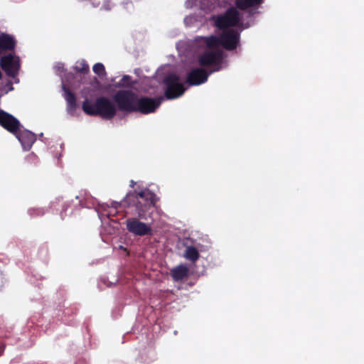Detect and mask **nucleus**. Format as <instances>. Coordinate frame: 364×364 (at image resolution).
Here are the masks:
<instances>
[{
  "label": "nucleus",
  "instance_id": "obj_1",
  "mask_svg": "<svg viewBox=\"0 0 364 364\" xmlns=\"http://www.w3.org/2000/svg\"><path fill=\"white\" fill-rule=\"evenodd\" d=\"M156 196L150 190L145 188L139 192L134 191L127 194L123 203L128 206L133 203L138 218H129L126 220L127 230L136 236L152 235L151 225L140 220H149L152 219Z\"/></svg>",
  "mask_w": 364,
  "mask_h": 364
},
{
  "label": "nucleus",
  "instance_id": "obj_2",
  "mask_svg": "<svg viewBox=\"0 0 364 364\" xmlns=\"http://www.w3.org/2000/svg\"><path fill=\"white\" fill-rule=\"evenodd\" d=\"M75 75L68 76L62 80L63 82H69L70 87L74 90H79L80 94L85 97L82 105L83 111L88 115L91 114V104L90 102L91 82L89 80V65L83 60H78L74 66Z\"/></svg>",
  "mask_w": 364,
  "mask_h": 364
},
{
  "label": "nucleus",
  "instance_id": "obj_3",
  "mask_svg": "<svg viewBox=\"0 0 364 364\" xmlns=\"http://www.w3.org/2000/svg\"><path fill=\"white\" fill-rule=\"evenodd\" d=\"M0 124L16 136L25 150H28L36 141L34 134L28 130L21 131L18 120L1 109H0Z\"/></svg>",
  "mask_w": 364,
  "mask_h": 364
},
{
  "label": "nucleus",
  "instance_id": "obj_4",
  "mask_svg": "<svg viewBox=\"0 0 364 364\" xmlns=\"http://www.w3.org/2000/svg\"><path fill=\"white\" fill-rule=\"evenodd\" d=\"M137 97V95L132 91L123 90L117 91L113 100L119 111L132 113L136 112Z\"/></svg>",
  "mask_w": 364,
  "mask_h": 364
},
{
  "label": "nucleus",
  "instance_id": "obj_5",
  "mask_svg": "<svg viewBox=\"0 0 364 364\" xmlns=\"http://www.w3.org/2000/svg\"><path fill=\"white\" fill-rule=\"evenodd\" d=\"M179 80V76L174 73H170L164 77L163 82L166 85L164 95L166 99L173 100L184 93L186 88Z\"/></svg>",
  "mask_w": 364,
  "mask_h": 364
},
{
  "label": "nucleus",
  "instance_id": "obj_6",
  "mask_svg": "<svg viewBox=\"0 0 364 364\" xmlns=\"http://www.w3.org/2000/svg\"><path fill=\"white\" fill-rule=\"evenodd\" d=\"M116 113L114 103L105 97L97 98L95 104H92V115H98L105 119H111Z\"/></svg>",
  "mask_w": 364,
  "mask_h": 364
},
{
  "label": "nucleus",
  "instance_id": "obj_7",
  "mask_svg": "<svg viewBox=\"0 0 364 364\" xmlns=\"http://www.w3.org/2000/svg\"><path fill=\"white\" fill-rule=\"evenodd\" d=\"M239 21L240 14L238 11L234 7H230L225 14L217 16L215 24L219 29H225L237 26Z\"/></svg>",
  "mask_w": 364,
  "mask_h": 364
},
{
  "label": "nucleus",
  "instance_id": "obj_8",
  "mask_svg": "<svg viewBox=\"0 0 364 364\" xmlns=\"http://www.w3.org/2000/svg\"><path fill=\"white\" fill-rule=\"evenodd\" d=\"M164 97L159 96L156 98L149 97H137L136 105V112H139L143 114H148L154 112L161 105Z\"/></svg>",
  "mask_w": 364,
  "mask_h": 364
},
{
  "label": "nucleus",
  "instance_id": "obj_9",
  "mask_svg": "<svg viewBox=\"0 0 364 364\" xmlns=\"http://www.w3.org/2000/svg\"><path fill=\"white\" fill-rule=\"evenodd\" d=\"M223 60V52L217 51H205L198 57V63L200 66L215 65L217 68L210 71H218L220 69V65Z\"/></svg>",
  "mask_w": 364,
  "mask_h": 364
},
{
  "label": "nucleus",
  "instance_id": "obj_10",
  "mask_svg": "<svg viewBox=\"0 0 364 364\" xmlns=\"http://www.w3.org/2000/svg\"><path fill=\"white\" fill-rule=\"evenodd\" d=\"M1 66L9 76L15 77L20 68L19 58L12 54L5 55L1 59Z\"/></svg>",
  "mask_w": 364,
  "mask_h": 364
},
{
  "label": "nucleus",
  "instance_id": "obj_11",
  "mask_svg": "<svg viewBox=\"0 0 364 364\" xmlns=\"http://www.w3.org/2000/svg\"><path fill=\"white\" fill-rule=\"evenodd\" d=\"M222 46L227 50L237 48L240 41V34L235 29H228L221 33Z\"/></svg>",
  "mask_w": 364,
  "mask_h": 364
},
{
  "label": "nucleus",
  "instance_id": "obj_12",
  "mask_svg": "<svg viewBox=\"0 0 364 364\" xmlns=\"http://www.w3.org/2000/svg\"><path fill=\"white\" fill-rule=\"evenodd\" d=\"M62 86L64 92L63 96L67 102V112L70 115H74L77 109V104L75 96L73 92H77L79 96L81 97L82 95L80 94L79 90H74L73 87H70L69 82H63V85ZM82 98L84 97H82Z\"/></svg>",
  "mask_w": 364,
  "mask_h": 364
},
{
  "label": "nucleus",
  "instance_id": "obj_13",
  "mask_svg": "<svg viewBox=\"0 0 364 364\" xmlns=\"http://www.w3.org/2000/svg\"><path fill=\"white\" fill-rule=\"evenodd\" d=\"M209 74L203 68H193L187 74L186 82L190 86L201 85L207 81Z\"/></svg>",
  "mask_w": 364,
  "mask_h": 364
},
{
  "label": "nucleus",
  "instance_id": "obj_14",
  "mask_svg": "<svg viewBox=\"0 0 364 364\" xmlns=\"http://www.w3.org/2000/svg\"><path fill=\"white\" fill-rule=\"evenodd\" d=\"M171 275L174 281H181L188 277V269L183 264L178 265L171 269Z\"/></svg>",
  "mask_w": 364,
  "mask_h": 364
},
{
  "label": "nucleus",
  "instance_id": "obj_15",
  "mask_svg": "<svg viewBox=\"0 0 364 364\" xmlns=\"http://www.w3.org/2000/svg\"><path fill=\"white\" fill-rule=\"evenodd\" d=\"M15 46V41L12 36L1 34L0 36V53L4 50H11L14 48Z\"/></svg>",
  "mask_w": 364,
  "mask_h": 364
},
{
  "label": "nucleus",
  "instance_id": "obj_16",
  "mask_svg": "<svg viewBox=\"0 0 364 364\" xmlns=\"http://www.w3.org/2000/svg\"><path fill=\"white\" fill-rule=\"evenodd\" d=\"M264 0H237L235 5L240 10H247L249 8L258 6Z\"/></svg>",
  "mask_w": 364,
  "mask_h": 364
},
{
  "label": "nucleus",
  "instance_id": "obj_17",
  "mask_svg": "<svg viewBox=\"0 0 364 364\" xmlns=\"http://www.w3.org/2000/svg\"><path fill=\"white\" fill-rule=\"evenodd\" d=\"M185 257L186 259L194 262L198 259L200 255L198 250L196 247L189 246L186 250Z\"/></svg>",
  "mask_w": 364,
  "mask_h": 364
},
{
  "label": "nucleus",
  "instance_id": "obj_18",
  "mask_svg": "<svg viewBox=\"0 0 364 364\" xmlns=\"http://www.w3.org/2000/svg\"><path fill=\"white\" fill-rule=\"evenodd\" d=\"M206 44L210 48H216L220 45L222 46L221 36L219 37L215 36L208 37L206 41Z\"/></svg>",
  "mask_w": 364,
  "mask_h": 364
},
{
  "label": "nucleus",
  "instance_id": "obj_19",
  "mask_svg": "<svg viewBox=\"0 0 364 364\" xmlns=\"http://www.w3.org/2000/svg\"><path fill=\"white\" fill-rule=\"evenodd\" d=\"M93 72L99 76L102 80L106 77L107 73L105 66L102 63H97L92 66Z\"/></svg>",
  "mask_w": 364,
  "mask_h": 364
},
{
  "label": "nucleus",
  "instance_id": "obj_20",
  "mask_svg": "<svg viewBox=\"0 0 364 364\" xmlns=\"http://www.w3.org/2000/svg\"><path fill=\"white\" fill-rule=\"evenodd\" d=\"M130 77L129 75H124L121 79L119 84L122 86L128 87L130 85Z\"/></svg>",
  "mask_w": 364,
  "mask_h": 364
},
{
  "label": "nucleus",
  "instance_id": "obj_21",
  "mask_svg": "<svg viewBox=\"0 0 364 364\" xmlns=\"http://www.w3.org/2000/svg\"><path fill=\"white\" fill-rule=\"evenodd\" d=\"M63 68H64V65L63 63H58L55 65V69L56 70L57 72H60L61 70H63ZM58 74H60V73H58Z\"/></svg>",
  "mask_w": 364,
  "mask_h": 364
},
{
  "label": "nucleus",
  "instance_id": "obj_22",
  "mask_svg": "<svg viewBox=\"0 0 364 364\" xmlns=\"http://www.w3.org/2000/svg\"><path fill=\"white\" fill-rule=\"evenodd\" d=\"M122 205V203L121 202H117V201H112L111 203V206L115 209H117L119 208H120Z\"/></svg>",
  "mask_w": 364,
  "mask_h": 364
},
{
  "label": "nucleus",
  "instance_id": "obj_23",
  "mask_svg": "<svg viewBox=\"0 0 364 364\" xmlns=\"http://www.w3.org/2000/svg\"><path fill=\"white\" fill-rule=\"evenodd\" d=\"M92 85L94 83H95V82L97 83V79L96 77H92Z\"/></svg>",
  "mask_w": 364,
  "mask_h": 364
},
{
  "label": "nucleus",
  "instance_id": "obj_24",
  "mask_svg": "<svg viewBox=\"0 0 364 364\" xmlns=\"http://www.w3.org/2000/svg\"><path fill=\"white\" fill-rule=\"evenodd\" d=\"M13 90V87L11 86V87H9V90Z\"/></svg>",
  "mask_w": 364,
  "mask_h": 364
}]
</instances>
